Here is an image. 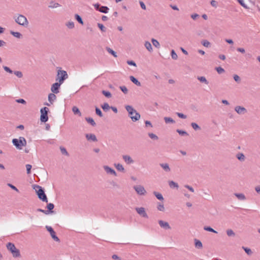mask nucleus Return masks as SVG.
<instances>
[{
    "instance_id": "24",
    "label": "nucleus",
    "mask_w": 260,
    "mask_h": 260,
    "mask_svg": "<svg viewBox=\"0 0 260 260\" xmlns=\"http://www.w3.org/2000/svg\"><path fill=\"white\" fill-rule=\"evenodd\" d=\"M114 166L116 168V169L120 172H124V168L123 167V166L120 164H115Z\"/></svg>"
},
{
    "instance_id": "10",
    "label": "nucleus",
    "mask_w": 260,
    "mask_h": 260,
    "mask_svg": "<svg viewBox=\"0 0 260 260\" xmlns=\"http://www.w3.org/2000/svg\"><path fill=\"white\" fill-rule=\"evenodd\" d=\"M235 111L239 115H244L247 112V109L244 107L237 106L235 107Z\"/></svg>"
},
{
    "instance_id": "58",
    "label": "nucleus",
    "mask_w": 260,
    "mask_h": 260,
    "mask_svg": "<svg viewBox=\"0 0 260 260\" xmlns=\"http://www.w3.org/2000/svg\"><path fill=\"white\" fill-rule=\"evenodd\" d=\"M234 79L236 82L237 83H239L240 82V77L237 75H234L233 76Z\"/></svg>"
},
{
    "instance_id": "54",
    "label": "nucleus",
    "mask_w": 260,
    "mask_h": 260,
    "mask_svg": "<svg viewBox=\"0 0 260 260\" xmlns=\"http://www.w3.org/2000/svg\"><path fill=\"white\" fill-rule=\"evenodd\" d=\"M3 68L5 71L7 72H8L10 74H12L14 73V72L9 67L7 66H3Z\"/></svg>"
},
{
    "instance_id": "37",
    "label": "nucleus",
    "mask_w": 260,
    "mask_h": 260,
    "mask_svg": "<svg viewBox=\"0 0 260 260\" xmlns=\"http://www.w3.org/2000/svg\"><path fill=\"white\" fill-rule=\"evenodd\" d=\"M152 44L154 46H155L157 48H159L160 47V44L155 39H152L151 40Z\"/></svg>"
},
{
    "instance_id": "26",
    "label": "nucleus",
    "mask_w": 260,
    "mask_h": 260,
    "mask_svg": "<svg viewBox=\"0 0 260 260\" xmlns=\"http://www.w3.org/2000/svg\"><path fill=\"white\" fill-rule=\"evenodd\" d=\"M153 194L158 200H159L160 201L164 200V197L160 193L156 192V191H154Z\"/></svg>"
},
{
    "instance_id": "32",
    "label": "nucleus",
    "mask_w": 260,
    "mask_h": 260,
    "mask_svg": "<svg viewBox=\"0 0 260 260\" xmlns=\"http://www.w3.org/2000/svg\"><path fill=\"white\" fill-rule=\"evenodd\" d=\"M109 9L106 6H101L99 11L103 13H107Z\"/></svg>"
},
{
    "instance_id": "27",
    "label": "nucleus",
    "mask_w": 260,
    "mask_h": 260,
    "mask_svg": "<svg viewBox=\"0 0 260 260\" xmlns=\"http://www.w3.org/2000/svg\"><path fill=\"white\" fill-rule=\"evenodd\" d=\"M85 120L88 123L90 124L92 126H94L96 125V123L94 120L93 119V118L91 117H86L85 118Z\"/></svg>"
},
{
    "instance_id": "61",
    "label": "nucleus",
    "mask_w": 260,
    "mask_h": 260,
    "mask_svg": "<svg viewBox=\"0 0 260 260\" xmlns=\"http://www.w3.org/2000/svg\"><path fill=\"white\" fill-rule=\"evenodd\" d=\"M16 102L18 103H21V104H26V101L22 99H19L16 100Z\"/></svg>"
},
{
    "instance_id": "4",
    "label": "nucleus",
    "mask_w": 260,
    "mask_h": 260,
    "mask_svg": "<svg viewBox=\"0 0 260 260\" xmlns=\"http://www.w3.org/2000/svg\"><path fill=\"white\" fill-rule=\"evenodd\" d=\"M7 248L12 253L14 257H19L20 256L19 250L16 248L14 244L10 242L8 243L7 244Z\"/></svg>"
},
{
    "instance_id": "42",
    "label": "nucleus",
    "mask_w": 260,
    "mask_h": 260,
    "mask_svg": "<svg viewBox=\"0 0 260 260\" xmlns=\"http://www.w3.org/2000/svg\"><path fill=\"white\" fill-rule=\"evenodd\" d=\"M191 126H192V127L195 130V131H197V130H200L201 129V127L199 126V125L196 123H194V122H192L191 123Z\"/></svg>"
},
{
    "instance_id": "3",
    "label": "nucleus",
    "mask_w": 260,
    "mask_h": 260,
    "mask_svg": "<svg viewBox=\"0 0 260 260\" xmlns=\"http://www.w3.org/2000/svg\"><path fill=\"white\" fill-rule=\"evenodd\" d=\"M34 189L37 193L38 198L43 202H47L48 199L45 193L44 190L43 188L39 185H35Z\"/></svg>"
},
{
    "instance_id": "38",
    "label": "nucleus",
    "mask_w": 260,
    "mask_h": 260,
    "mask_svg": "<svg viewBox=\"0 0 260 260\" xmlns=\"http://www.w3.org/2000/svg\"><path fill=\"white\" fill-rule=\"evenodd\" d=\"M10 33L12 35H13L14 37L17 38H20L22 36V35L19 32H15L13 31H11Z\"/></svg>"
},
{
    "instance_id": "13",
    "label": "nucleus",
    "mask_w": 260,
    "mask_h": 260,
    "mask_svg": "<svg viewBox=\"0 0 260 260\" xmlns=\"http://www.w3.org/2000/svg\"><path fill=\"white\" fill-rule=\"evenodd\" d=\"M62 83L56 82L53 84L51 87V91L54 93H58L59 92V88Z\"/></svg>"
},
{
    "instance_id": "21",
    "label": "nucleus",
    "mask_w": 260,
    "mask_h": 260,
    "mask_svg": "<svg viewBox=\"0 0 260 260\" xmlns=\"http://www.w3.org/2000/svg\"><path fill=\"white\" fill-rule=\"evenodd\" d=\"M236 157L241 161H244L245 159V156L242 153H238L236 154Z\"/></svg>"
},
{
    "instance_id": "33",
    "label": "nucleus",
    "mask_w": 260,
    "mask_h": 260,
    "mask_svg": "<svg viewBox=\"0 0 260 260\" xmlns=\"http://www.w3.org/2000/svg\"><path fill=\"white\" fill-rule=\"evenodd\" d=\"M169 185L171 188H178L179 186L178 184L173 181H170L169 182Z\"/></svg>"
},
{
    "instance_id": "46",
    "label": "nucleus",
    "mask_w": 260,
    "mask_h": 260,
    "mask_svg": "<svg viewBox=\"0 0 260 260\" xmlns=\"http://www.w3.org/2000/svg\"><path fill=\"white\" fill-rule=\"evenodd\" d=\"M60 151L62 154H64L67 156H69V153L68 151H67L66 149L63 147H60Z\"/></svg>"
},
{
    "instance_id": "62",
    "label": "nucleus",
    "mask_w": 260,
    "mask_h": 260,
    "mask_svg": "<svg viewBox=\"0 0 260 260\" xmlns=\"http://www.w3.org/2000/svg\"><path fill=\"white\" fill-rule=\"evenodd\" d=\"M127 63L129 65L136 67V63L133 60H127Z\"/></svg>"
},
{
    "instance_id": "35",
    "label": "nucleus",
    "mask_w": 260,
    "mask_h": 260,
    "mask_svg": "<svg viewBox=\"0 0 260 260\" xmlns=\"http://www.w3.org/2000/svg\"><path fill=\"white\" fill-rule=\"evenodd\" d=\"M157 209L158 210H159L160 211H164L165 207H164V204L162 203H158Z\"/></svg>"
},
{
    "instance_id": "56",
    "label": "nucleus",
    "mask_w": 260,
    "mask_h": 260,
    "mask_svg": "<svg viewBox=\"0 0 260 260\" xmlns=\"http://www.w3.org/2000/svg\"><path fill=\"white\" fill-rule=\"evenodd\" d=\"M215 69H216V71L218 72V73H219V74H222V73H223L224 72V69L220 67H217V68H216Z\"/></svg>"
},
{
    "instance_id": "47",
    "label": "nucleus",
    "mask_w": 260,
    "mask_h": 260,
    "mask_svg": "<svg viewBox=\"0 0 260 260\" xmlns=\"http://www.w3.org/2000/svg\"><path fill=\"white\" fill-rule=\"evenodd\" d=\"M17 77L21 78L23 77V74L21 71H16L13 73Z\"/></svg>"
},
{
    "instance_id": "52",
    "label": "nucleus",
    "mask_w": 260,
    "mask_h": 260,
    "mask_svg": "<svg viewBox=\"0 0 260 260\" xmlns=\"http://www.w3.org/2000/svg\"><path fill=\"white\" fill-rule=\"evenodd\" d=\"M95 113L98 115H99L101 117H103V116L101 110L98 107L95 108Z\"/></svg>"
},
{
    "instance_id": "49",
    "label": "nucleus",
    "mask_w": 260,
    "mask_h": 260,
    "mask_svg": "<svg viewBox=\"0 0 260 260\" xmlns=\"http://www.w3.org/2000/svg\"><path fill=\"white\" fill-rule=\"evenodd\" d=\"M102 93L107 98H110L111 97L112 95L111 93L108 91L103 90Z\"/></svg>"
},
{
    "instance_id": "1",
    "label": "nucleus",
    "mask_w": 260,
    "mask_h": 260,
    "mask_svg": "<svg viewBox=\"0 0 260 260\" xmlns=\"http://www.w3.org/2000/svg\"><path fill=\"white\" fill-rule=\"evenodd\" d=\"M125 108L128 113L129 117L133 122H136L140 119V114L132 106L126 105Z\"/></svg>"
},
{
    "instance_id": "57",
    "label": "nucleus",
    "mask_w": 260,
    "mask_h": 260,
    "mask_svg": "<svg viewBox=\"0 0 260 260\" xmlns=\"http://www.w3.org/2000/svg\"><path fill=\"white\" fill-rule=\"evenodd\" d=\"M31 168H32L31 165H30L29 164H27L26 165V171H27V174H30Z\"/></svg>"
},
{
    "instance_id": "23",
    "label": "nucleus",
    "mask_w": 260,
    "mask_h": 260,
    "mask_svg": "<svg viewBox=\"0 0 260 260\" xmlns=\"http://www.w3.org/2000/svg\"><path fill=\"white\" fill-rule=\"evenodd\" d=\"M54 207V205L52 203H49L47 204V208L48 210H47V211H48V214L53 213L52 210L53 209Z\"/></svg>"
},
{
    "instance_id": "63",
    "label": "nucleus",
    "mask_w": 260,
    "mask_h": 260,
    "mask_svg": "<svg viewBox=\"0 0 260 260\" xmlns=\"http://www.w3.org/2000/svg\"><path fill=\"white\" fill-rule=\"evenodd\" d=\"M210 4H211L212 6H213V7H214L215 8L217 7V3L216 1H215L214 0H212V1H211Z\"/></svg>"
},
{
    "instance_id": "28",
    "label": "nucleus",
    "mask_w": 260,
    "mask_h": 260,
    "mask_svg": "<svg viewBox=\"0 0 260 260\" xmlns=\"http://www.w3.org/2000/svg\"><path fill=\"white\" fill-rule=\"evenodd\" d=\"M145 47L149 51L151 52L152 51V47L151 43L148 41H146L145 43Z\"/></svg>"
},
{
    "instance_id": "12",
    "label": "nucleus",
    "mask_w": 260,
    "mask_h": 260,
    "mask_svg": "<svg viewBox=\"0 0 260 260\" xmlns=\"http://www.w3.org/2000/svg\"><path fill=\"white\" fill-rule=\"evenodd\" d=\"M47 231L50 233L51 237L57 242L59 241V238L56 236L55 232L53 229L49 226H46Z\"/></svg>"
},
{
    "instance_id": "40",
    "label": "nucleus",
    "mask_w": 260,
    "mask_h": 260,
    "mask_svg": "<svg viewBox=\"0 0 260 260\" xmlns=\"http://www.w3.org/2000/svg\"><path fill=\"white\" fill-rule=\"evenodd\" d=\"M226 234L229 237H234L235 236V233L231 229H228L226 230Z\"/></svg>"
},
{
    "instance_id": "34",
    "label": "nucleus",
    "mask_w": 260,
    "mask_h": 260,
    "mask_svg": "<svg viewBox=\"0 0 260 260\" xmlns=\"http://www.w3.org/2000/svg\"><path fill=\"white\" fill-rule=\"evenodd\" d=\"M202 44L205 47H207V48H209V47H210L211 46V44L210 43L206 40H204L202 41L201 42Z\"/></svg>"
},
{
    "instance_id": "2",
    "label": "nucleus",
    "mask_w": 260,
    "mask_h": 260,
    "mask_svg": "<svg viewBox=\"0 0 260 260\" xmlns=\"http://www.w3.org/2000/svg\"><path fill=\"white\" fill-rule=\"evenodd\" d=\"M13 145L18 150H21L23 147L26 146L27 142L26 139L23 137H19V138H14L12 140Z\"/></svg>"
},
{
    "instance_id": "48",
    "label": "nucleus",
    "mask_w": 260,
    "mask_h": 260,
    "mask_svg": "<svg viewBox=\"0 0 260 260\" xmlns=\"http://www.w3.org/2000/svg\"><path fill=\"white\" fill-rule=\"evenodd\" d=\"M66 26L70 29H72L74 27V23L73 21H69L66 24Z\"/></svg>"
},
{
    "instance_id": "45",
    "label": "nucleus",
    "mask_w": 260,
    "mask_h": 260,
    "mask_svg": "<svg viewBox=\"0 0 260 260\" xmlns=\"http://www.w3.org/2000/svg\"><path fill=\"white\" fill-rule=\"evenodd\" d=\"M59 6L60 5L58 3H54V2L52 1L50 3V5H49V7L51 8H57V7H59Z\"/></svg>"
},
{
    "instance_id": "41",
    "label": "nucleus",
    "mask_w": 260,
    "mask_h": 260,
    "mask_svg": "<svg viewBox=\"0 0 260 260\" xmlns=\"http://www.w3.org/2000/svg\"><path fill=\"white\" fill-rule=\"evenodd\" d=\"M204 230H205L206 231L212 232V233H216V234L217 233V231H215L213 229H212L210 226H204Z\"/></svg>"
},
{
    "instance_id": "9",
    "label": "nucleus",
    "mask_w": 260,
    "mask_h": 260,
    "mask_svg": "<svg viewBox=\"0 0 260 260\" xmlns=\"http://www.w3.org/2000/svg\"><path fill=\"white\" fill-rule=\"evenodd\" d=\"M137 212L142 217L146 218H148V216L145 211L144 207H137L136 208Z\"/></svg>"
},
{
    "instance_id": "64",
    "label": "nucleus",
    "mask_w": 260,
    "mask_h": 260,
    "mask_svg": "<svg viewBox=\"0 0 260 260\" xmlns=\"http://www.w3.org/2000/svg\"><path fill=\"white\" fill-rule=\"evenodd\" d=\"M112 258L113 259H115V260H121V258L120 257H119L116 254H113L112 256Z\"/></svg>"
},
{
    "instance_id": "16",
    "label": "nucleus",
    "mask_w": 260,
    "mask_h": 260,
    "mask_svg": "<svg viewBox=\"0 0 260 260\" xmlns=\"http://www.w3.org/2000/svg\"><path fill=\"white\" fill-rule=\"evenodd\" d=\"M122 158L124 160V161L127 164H133L134 161L132 159V158L128 155H124L122 156Z\"/></svg>"
},
{
    "instance_id": "53",
    "label": "nucleus",
    "mask_w": 260,
    "mask_h": 260,
    "mask_svg": "<svg viewBox=\"0 0 260 260\" xmlns=\"http://www.w3.org/2000/svg\"><path fill=\"white\" fill-rule=\"evenodd\" d=\"M120 89H121V90L124 93V94H127V92H128V90L126 88V86H120Z\"/></svg>"
},
{
    "instance_id": "59",
    "label": "nucleus",
    "mask_w": 260,
    "mask_h": 260,
    "mask_svg": "<svg viewBox=\"0 0 260 260\" xmlns=\"http://www.w3.org/2000/svg\"><path fill=\"white\" fill-rule=\"evenodd\" d=\"M177 116L179 117V118H182V119H185L187 117H186V115H184V114L183 113H176Z\"/></svg>"
},
{
    "instance_id": "50",
    "label": "nucleus",
    "mask_w": 260,
    "mask_h": 260,
    "mask_svg": "<svg viewBox=\"0 0 260 260\" xmlns=\"http://www.w3.org/2000/svg\"><path fill=\"white\" fill-rule=\"evenodd\" d=\"M171 57L173 59H177L178 56L174 50H172L171 52Z\"/></svg>"
},
{
    "instance_id": "22",
    "label": "nucleus",
    "mask_w": 260,
    "mask_h": 260,
    "mask_svg": "<svg viewBox=\"0 0 260 260\" xmlns=\"http://www.w3.org/2000/svg\"><path fill=\"white\" fill-rule=\"evenodd\" d=\"M234 195L240 201H244L246 199V197L243 193H235Z\"/></svg>"
},
{
    "instance_id": "51",
    "label": "nucleus",
    "mask_w": 260,
    "mask_h": 260,
    "mask_svg": "<svg viewBox=\"0 0 260 260\" xmlns=\"http://www.w3.org/2000/svg\"><path fill=\"white\" fill-rule=\"evenodd\" d=\"M148 136L151 139L153 140H157L158 139V137L155 134L153 133H149Z\"/></svg>"
},
{
    "instance_id": "36",
    "label": "nucleus",
    "mask_w": 260,
    "mask_h": 260,
    "mask_svg": "<svg viewBox=\"0 0 260 260\" xmlns=\"http://www.w3.org/2000/svg\"><path fill=\"white\" fill-rule=\"evenodd\" d=\"M101 107L105 111H108L111 108L107 103H105Z\"/></svg>"
},
{
    "instance_id": "7",
    "label": "nucleus",
    "mask_w": 260,
    "mask_h": 260,
    "mask_svg": "<svg viewBox=\"0 0 260 260\" xmlns=\"http://www.w3.org/2000/svg\"><path fill=\"white\" fill-rule=\"evenodd\" d=\"M68 77V74L66 71L63 70H58L57 72V79L59 80V82L60 83H62L64 80L67 79Z\"/></svg>"
},
{
    "instance_id": "43",
    "label": "nucleus",
    "mask_w": 260,
    "mask_h": 260,
    "mask_svg": "<svg viewBox=\"0 0 260 260\" xmlns=\"http://www.w3.org/2000/svg\"><path fill=\"white\" fill-rule=\"evenodd\" d=\"M176 131L179 135H180L181 136H188V133L185 131L178 129H177Z\"/></svg>"
},
{
    "instance_id": "17",
    "label": "nucleus",
    "mask_w": 260,
    "mask_h": 260,
    "mask_svg": "<svg viewBox=\"0 0 260 260\" xmlns=\"http://www.w3.org/2000/svg\"><path fill=\"white\" fill-rule=\"evenodd\" d=\"M86 138L88 140H91L93 142L97 141V139L95 135L92 134H86Z\"/></svg>"
},
{
    "instance_id": "6",
    "label": "nucleus",
    "mask_w": 260,
    "mask_h": 260,
    "mask_svg": "<svg viewBox=\"0 0 260 260\" xmlns=\"http://www.w3.org/2000/svg\"><path fill=\"white\" fill-rule=\"evenodd\" d=\"M41 112V117L40 120L42 122H46L48 120V112H49V109L45 107L42 108L40 110Z\"/></svg>"
},
{
    "instance_id": "25",
    "label": "nucleus",
    "mask_w": 260,
    "mask_h": 260,
    "mask_svg": "<svg viewBox=\"0 0 260 260\" xmlns=\"http://www.w3.org/2000/svg\"><path fill=\"white\" fill-rule=\"evenodd\" d=\"M106 50L107 51V52L109 53L112 54L114 57H117L116 52H115L111 48L107 47L106 48Z\"/></svg>"
},
{
    "instance_id": "18",
    "label": "nucleus",
    "mask_w": 260,
    "mask_h": 260,
    "mask_svg": "<svg viewBox=\"0 0 260 260\" xmlns=\"http://www.w3.org/2000/svg\"><path fill=\"white\" fill-rule=\"evenodd\" d=\"M131 81L138 86H140L141 84L135 77L131 76L129 77Z\"/></svg>"
},
{
    "instance_id": "39",
    "label": "nucleus",
    "mask_w": 260,
    "mask_h": 260,
    "mask_svg": "<svg viewBox=\"0 0 260 260\" xmlns=\"http://www.w3.org/2000/svg\"><path fill=\"white\" fill-rule=\"evenodd\" d=\"M75 19L80 24H83V21L82 20V19L80 16H79L78 14H75Z\"/></svg>"
},
{
    "instance_id": "5",
    "label": "nucleus",
    "mask_w": 260,
    "mask_h": 260,
    "mask_svg": "<svg viewBox=\"0 0 260 260\" xmlns=\"http://www.w3.org/2000/svg\"><path fill=\"white\" fill-rule=\"evenodd\" d=\"M15 20L18 24L23 26H26L28 24L27 18L23 15H19L17 18H15Z\"/></svg>"
},
{
    "instance_id": "30",
    "label": "nucleus",
    "mask_w": 260,
    "mask_h": 260,
    "mask_svg": "<svg viewBox=\"0 0 260 260\" xmlns=\"http://www.w3.org/2000/svg\"><path fill=\"white\" fill-rule=\"evenodd\" d=\"M164 120L166 123H175V121L172 118L169 117H164Z\"/></svg>"
},
{
    "instance_id": "19",
    "label": "nucleus",
    "mask_w": 260,
    "mask_h": 260,
    "mask_svg": "<svg viewBox=\"0 0 260 260\" xmlns=\"http://www.w3.org/2000/svg\"><path fill=\"white\" fill-rule=\"evenodd\" d=\"M194 245L195 247L198 249H201L203 247V244L202 242L198 239L194 240Z\"/></svg>"
},
{
    "instance_id": "29",
    "label": "nucleus",
    "mask_w": 260,
    "mask_h": 260,
    "mask_svg": "<svg viewBox=\"0 0 260 260\" xmlns=\"http://www.w3.org/2000/svg\"><path fill=\"white\" fill-rule=\"evenodd\" d=\"M72 111L75 114H78L79 116H81V113L76 106L73 107Z\"/></svg>"
},
{
    "instance_id": "31",
    "label": "nucleus",
    "mask_w": 260,
    "mask_h": 260,
    "mask_svg": "<svg viewBox=\"0 0 260 260\" xmlns=\"http://www.w3.org/2000/svg\"><path fill=\"white\" fill-rule=\"evenodd\" d=\"M198 80H199L201 82L204 83L206 84H208L209 82L207 80L206 78L204 76L198 77Z\"/></svg>"
},
{
    "instance_id": "11",
    "label": "nucleus",
    "mask_w": 260,
    "mask_h": 260,
    "mask_svg": "<svg viewBox=\"0 0 260 260\" xmlns=\"http://www.w3.org/2000/svg\"><path fill=\"white\" fill-rule=\"evenodd\" d=\"M158 222L159 226L164 230H168L171 229L170 224L167 221H165L162 220H159Z\"/></svg>"
},
{
    "instance_id": "20",
    "label": "nucleus",
    "mask_w": 260,
    "mask_h": 260,
    "mask_svg": "<svg viewBox=\"0 0 260 260\" xmlns=\"http://www.w3.org/2000/svg\"><path fill=\"white\" fill-rule=\"evenodd\" d=\"M56 96L54 93H50L48 95V101L51 104H52V103L56 100Z\"/></svg>"
},
{
    "instance_id": "14",
    "label": "nucleus",
    "mask_w": 260,
    "mask_h": 260,
    "mask_svg": "<svg viewBox=\"0 0 260 260\" xmlns=\"http://www.w3.org/2000/svg\"><path fill=\"white\" fill-rule=\"evenodd\" d=\"M104 169L106 172L107 173L110 174L111 175H114V176H117V173H116L115 170L114 169H113L112 168L109 167V166H104Z\"/></svg>"
},
{
    "instance_id": "8",
    "label": "nucleus",
    "mask_w": 260,
    "mask_h": 260,
    "mask_svg": "<svg viewBox=\"0 0 260 260\" xmlns=\"http://www.w3.org/2000/svg\"><path fill=\"white\" fill-rule=\"evenodd\" d=\"M134 188L139 195H145L146 193L145 188L141 185H135L134 186Z\"/></svg>"
},
{
    "instance_id": "15",
    "label": "nucleus",
    "mask_w": 260,
    "mask_h": 260,
    "mask_svg": "<svg viewBox=\"0 0 260 260\" xmlns=\"http://www.w3.org/2000/svg\"><path fill=\"white\" fill-rule=\"evenodd\" d=\"M159 166L166 173H169L171 171V168L168 163H160Z\"/></svg>"
},
{
    "instance_id": "44",
    "label": "nucleus",
    "mask_w": 260,
    "mask_h": 260,
    "mask_svg": "<svg viewBox=\"0 0 260 260\" xmlns=\"http://www.w3.org/2000/svg\"><path fill=\"white\" fill-rule=\"evenodd\" d=\"M242 249L245 251V252L248 255H251L252 253V252L250 248H249L243 246L242 247Z\"/></svg>"
},
{
    "instance_id": "55",
    "label": "nucleus",
    "mask_w": 260,
    "mask_h": 260,
    "mask_svg": "<svg viewBox=\"0 0 260 260\" xmlns=\"http://www.w3.org/2000/svg\"><path fill=\"white\" fill-rule=\"evenodd\" d=\"M98 25L100 29L101 30V31H102L103 32L106 31V28L102 24L98 23Z\"/></svg>"
},
{
    "instance_id": "60",
    "label": "nucleus",
    "mask_w": 260,
    "mask_h": 260,
    "mask_svg": "<svg viewBox=\"0 0 260 260\" xmlns=\"http://www.w3.org/2000/svg\"><path fill=\"white\" fill-rule=\"evenodd\" d=\"M8 186L11 188L12 189L15 190L17 192H19V190L13 185L10 183L8 184Z\"/></svg>"
}]
</instances>
